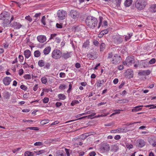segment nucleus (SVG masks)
<instances>
[{
    "mask_svg": "<svg viewBox=\"0 0 156 156\" xmlns=\"http://www.w3.org/2000/svg\"><path fill=\"white\" fill-rule=\"evenodd\" d=\"M107 58L111 59V61L112 64L116 65L119 64L121 61V58L120 55L117 54H113L112 52L108 53Z\"/></svg>",
    "mask_w": 156,
    "mask_h": 156,
    "instance_id": "nucleus-1",
    "label": "nucleus"
},
{
    "mask_svg": "<svg viewBox=\"0 0 156 156\" xmlns=\"http://www.w3.org/2000/svg\"><path fill=\"white\" fill-rule=\"evenodd\" d=\"M86 23L89 28L94 29L97 25L98 20L96 18L92 16H89L87 18Z\"/></svg>",
    "mask_w": 156,
    "mask_h": 156,
    "instance_id": "nucleus-2",
    "label": "nucleus"
},
{
    "mask_svg": "<svg viewBox=\"0 0 156 156\" xmlns=\"http://www.w3.org/2000/svg\"><path fill=\"white\" fill-rule=\"evenodd\" d=\"M10 18V15L7 12H3L0 14V20H3V23L5 26L9 24Z\"/></svg>",
    "mask_w": 156,
    "mask_h": 156,
    "instance_id": "nucleus-3",
    "label": "nucleus"
},
{
    "mask_svg": "<svg viewBox=\"0 0 156 156\" xmlns=\"http://www.w3.org/2000/svg\"><path fill=\"white\" fill-rule=\"evenodd\" d=\"M147 4V0H137L135 2V7L140 10L144 9Z\"/></svg>",
    "mask_w": 156,
    "mask_h": 156,
    "instance_id": "nucleus-4",
    "label": "nucleus"
},
{
    "mask_svg": "<svg viewBox=\"0 0 156 156\" xmlns=\"http://www.w3.org/2000/svg\"><path fill=\"white\" fill-rule=\"evenodd\" d=\"M62 55V52L60 50L55 49L52 51L51 56L53 58L57 59L60 58Z\"/></svg>",
    "mask_w": 156,
    "mask_h": 156,
    "instance_id": "nucleus-5",
    "label": "nucleus"
},
{
    "mask_svg": "<svg viewBox=\"0 0 156 156\" xmlns=\"http://www.w3.org/2000/svg\"><path fill=\"white\" fill-rule=\"evenodd\" d=\"M67 13L66 11L63 10H59L57 12V16L60 20H63L65 19Z\"/></svg>",
    "mask_w": 156,
    "mask_h": 156,
    "instance_id": "nucleus-6",
    "label": "nucleus"
},
{
    "mask_svg": "<svg viewBox=\"0 0 156 156\" xmlns=\"http://www.w3.org/2000/svg\"><path fill=\"white\" fill-rule=\"evenodd\" d=\"M69 15L73 19H77L80 16V13L77 10L73 9L70 12Z\"/></svg>",
    "mask_w": 156,
    "mask_h": 156,
    "instance_id": "nucleus-7",
    "label": "nucleus"
},
{
    "mask_svg": "<svg viewBox=\"0 0 156 156\" xmlns=\"http://www.w3.org/2000/svg\"><path fill=\"white\" fill-rule=\"evenodd\" d=\"M100 149L101 151L104 153L110 150L109 144L106 143H103L101 144Z\"/></svg>",
    "mask_w": 156,
    "mask_h": 156,
    "instance_id": "nucleus-8",
    "label": "nucleus"
},
{
    "mask_svg": "<svg viewBox=\"0 0 156 156\" xmlns=\"http://www.w3.org/2000/svg\"><path fill=\"white\" fill-rule=\"evenodd\" d=\"M135 62L134 58L131 56L127 57L126 59V62H123L124 65L125 64L128 66H131Z\"/></svg>",
    "mask_w": 156,
    "mask_h": 156,
    "instance_id": "nucleus-9",
    "label": "nucleus"
},
{
    "mask_svg": "<svg viewBox=\"0 0 156 156\" xmlns=\"http://www.w3.org/2000/svg\"><path fill=\"white\" fill-rule=\"evenodd\" d=\"M122 38L119 35H116L113 38V42L116 44L121 43L122 42Z\"/></svg>",
    "mask_w": 156,
    "mask_h": 156,
    "instance_id": "nucleus-10",
    "label": "nucleus"
},
{
    "mask_svg": "<svg viewBox=\"0 0 156 156\" xmlns=\"http://www.w3.org/2000/svg\"><path fill=\"white\" fill-rule=\"evenodd\" d=\"M10 26L16 29H20L22 26V25L20 23L16 21H14L11 23L10 24Z\"/></svg>",
    "mask_w": 156,
    "mask_h": 156,
    "instance_id": "nucleus-11",
    "label": "nucleus"
},
{
    "mask_svg": "<svg viewBox=\"0 0 156 156\" xmlns=\"http://www.w3.org/2000/svg\"><path fill=\"white\" fill-rule=\"evenodd\" d=\"M106 80L105 79L102 80H98L96 82L95 84L98 87H100L106 82Z\"/></svg>",
    "mask_w": 156,
    "mask_h": 156,
    "instance_id": "nucleus-12",
    "label": "nucleus"
},
{
    "mask_svg": "<svg viewBox=\"0 0 156 156\" xmlns=\"http://www.w3.org/2000/svg\"><path fill=\"white\" fill-rule=\"evenodd\" d=\"M2 81L4 84L5 86H8L10 84L12 81V79L9 77H6L3 79Z\"/></svg>",
    "mask_w": 156,
    "mask_h": 156,
    "instance_id": "nucleus-13",
    "label": "nucleus"
},
{
    "mask_svg": "<svg viewBox=\"0 0 156 156\" xmlns=\"http://www.w3.org/2000/svg\"><path fill=\"white\" fill-rule=\"evenodd\" d=\"M151 73V71L149 70H140L138 73V75L140 76H147L149 75Z\"/></svg>",
    "mask_w": 156,
    "mask_h": 156,
    "instance_id": "nucleus-14",
    "label": "nucleus"
},
{
    "mask_svg": "<svg viewBox=\"0 0 156 156\" xmlns=\"http://www.w3.org/2000/svg\"><path fill=\"white\" fill-rule=\"evenodd\" d=\"M37 39L38 41L41 43H44L46 40V36L43 35L38 36L37 37Z\"/></svg>",
    "mask_w": 156,
    "mask_h": 156,
    "instance_id": "nucleus-15",
    "label": "nucleus"
},
{
    "mask_svg": "<svg viewBox=\"0 0 156 156\" xmlns=\"http://www.w3.org/2000/svg\"><path fill=\"white\" fill-rule=\"evenodd\" d=\"M143 106V105H138L135 106L131 109V111L132 112H135L141 111L142 109V107Z\"/></svg>",
    "mask_w": 156,
    "mask_h": 156,
    "instance_id": "nucleus-16",
    "label": "nucleus"
},
{
    "mask_svg": "<svg viewBox=\"0 0 156 156\" xmlns=\"http://www.w3.org/2000/svg\"><path fill=\"white\" fill-rule=\"evenodd\" d=\"M137 145L139 147H142L145 144V142L142 139H140L137 141Z\"/></svg>",
    "mask_w": 156,
    "mask_h": 156,
    "instance_id": "nucleus-17",
    "label": "nucleus"
},
{
    "mask_svg": "<svg viewBox=\"0 0 156 156\" xmlns=\"http://www.w3.org/2000/svg\"><path fill=\"white\" fill-rule=\"evenodd\" d=\"M149 11L152 13L156 12V4H152L150 5Z\"/></svg>",
    "mask_w": 156,
    "mask_h": 156,
    "instance_id": "nucleus-18",
    "label": "nucleus"
},
{
    "mask_svg": "<svg viewBox=\"0 0 156 156\" xmlns=\"http://www.w3.org/2000/svg\"><path fill=\"white\" fill-rule=\"evenodd\" d=\"M62 57L65 59H67L71 57L72 55L71 52H67L63 53L62 55Z\"/></svg>",
    "mask_w": 156,
    "mask_h": 156,
    "instance_id": "nucleus-19",
    "label": "nucleus"
},
{
    "mask_svg": "<svg viewBox=\"0 0 156 156\" xmlns=\"http://www.w3.org/2000/svg\"><path fill=\"white\" fill-rule=\"evenodd\" d=\"M24 55L25 58H28L31 56V52L28 49L25 50L24 52Z\"/></svg>",
    "mask_w": 156,
    "mask_h": 156,
    "instance_id": "nucleus-20",
    "label": "nucleus"
},
{
    "mask_svg": "<svg viewBox=\"0 0 156 156\" xmlns=\"http://www.w3.org/2000/svg\"><path fill=\"white\" fill-rule=\"evenodd\" d=\"M51 48L50 46L47 47L43 50L44 55H46L48 54L51 51Z\"/></svg>",
    "mask_w": 156,
    "mask_h": 156,
    "instance_id": "nucleus-21",
    "label": "nucleus"
},
{
    "mask_svg": "<svg viewBox=\"0 0 156 156\" xmlns=\"http://www.w3.org/2000/svg\"><path fill=\"white\" fill-rule=\"evenodd\" d=\"M96 114V113H94L93 114H91L90 115H88V116H84L80 118L79 119H77V120L80 119H84V118H87L88 119H92V118H94V116Z\"/></svg>",
    "mask_w": 156,
    "mask_h": 156,
    "instance_id": "nucleus-22",
    "label": "nucleus"
},
{
    "mask_svg": "<svg viewBox=\"0 0 156 156\" xmlns=\"http://www.w3.org/2000/svg\"><path fill=\"white\" fill-rule=\"evenodd\" d=\"M56 156H66V154L62 150H58L55 153Z\"/></svg>",
    "mask_w": 156,
    "mask_h": 156,
    "instance_id": "nucleus-23",
    "label": "nucleus"
},
{
    "mask_svg": "<svg viewBox=\"0 0 156 156\" xmlns=\"http://www.w3.org/2000/svg\"><path fill=\"white\" fill-rule=\"evenodd\" d=\"M84 28V27L83 25H80L76 27H74L73 29H74L75 31H80Z\"/></svg>",
    "mask_w": 156,
    "mask_h": 156,
    "instance_id": "nucleus-24",
    "label": "nucleus"
},
{
    "mask_svg": "<svg viewBox=\"0 0 156 156\" xmlns=\"http://www.w3.org/2000/svg\"><path fill=\"white\" fill-rule=\"evenodd\" d=\"M132 2V0H126L124 3V5L126 7H129L131 5Z\"/></svg>",
    "mask_w": 156,
    "mask_h": 156,
    "instance_id": "nucleus-25",
    "label": "nucleus"
},
{
    "mask_svg": "<svg viewBox=\"0 0 156 156\" xmlns=\"http://www.w3.org/2000/svg\"><path fill=\"white\" fill-rule=\"evenodd\" d=\"M11 94L8 91H5L4 93V98L5 99L8 100L9 99Z\"/></svg>",
    "mask_w": 156,
    "mask_h": 156,
    "instance_id": "nucleus-26",
    "label": "nucleus"
},
{
    "mask_svg": "<svg viewBox=\"0 0 156 156\" xmlns=\"http://www.w3.org/2000/svg\"><path fill=\"white\" fill-rule=\"evenodd\" d=\"M25 156H34V153L30 151H26L24 153Z\"/></svg>",
    "mask_w": 156,
    "mask_h": 156,
    "instance_id": "nucleus-27",
    "label": "nucleus"
},
{
    "mask_svg": "<svg viewBox=\"0 0 156 156\" xmlns=\"http://www.w3.org/2000/svg\"><path fill=\"white\" fill-rule=\"evenodd\" d=\"M119 149V147L117 145H114L112 146L111 148V151L114 152H116Z\"/></svg>",
    "mask_w": 156,
    "mask_h": 156,
    "instance_id": "nucleus-28",
    "label": "nucleus"
},
{
    "mask_svg": "<svg viewBox=\"0 0 156 156\" xmlns=\"http://www.w3.org/2000/svg\"><path fill=\"white\" fill-rule=\"evenodd\" d=\"M38 65L40 67L44 66L45 65L44 61L42 60H40L38 62Z\"/></svg>",
    "mask_w": 156,
    "mask_h": 156,
    "instance_id": "nucleus-29",
    "label": "nucleus"
},
{
    "mask_svg": "<svg viewBox=\"0 0 156 156\" xmlns=\"http://www.w3.org/2000/svg\"><path fill=\"white\" fill-rule=\"evenodd\" d=\"M41 53L39 50L35 51L34 52V55L35 57H38L41 55Z\"/></svg>",
    "mask_w": 156,
    "mask_h": 156,
    "instance_id": "nucleus-30",
    "label": "nucleus"
},
{
    "mask_svg": "<svg viewBox=\"0 0 156 156\" xmlns=\"http://www.w3.org/2000/svg\"><path fill=\"white\" fill-rule=\"evenodd\" d=\"M126 72L130 76L133 77V72L132 70L131 69H128L127 70Z\"/></svg>",
    "mask_w": 156,
    "mask_h": 156,
    "instance_id": "nucleus-31",
    "label": "nucleus"
},
{
    "mask_svg": "<svg viewBox=\"0 0 156 156\" xmlns=\"http://www.w3.org/2000/svg\"><path fill=\"white\" fill-rule=\"evenodd\" d=\"M99 22L98 27V29H99L100 27L101 26V24L102 23V21L103 20V18L101 16H99Z\"/></svg>",
    "mask_w": 156,
    "mask_h": 156,
    "instance_id": "nucleus-32",
    "label": "nucleus"
},
{
    "mask_svg": "<svg viewBox=\"0 0 156 156\" xmlns=\"http://www.w3.org/2000/svg\"><path fill=\"white\" fill-rule=\"evenodd\" d=\"M58 97L59 99L62 100H64L66 98V97L65 95L62 94H58Z\"/></svg>",
    "mask_w": 156,
    "mask_h": 156,
    "instance_id": "nucleus-33",
    "label": "nucleus"
},
{
    "mask_svg": "<svg viewBox=\"0 0 156 156\" xmlns=\"http://www.w3.org/2000/svg\"><path fill=\"white\" fill-rule=\"evenodd\" d=\"M42 83L44 84H46L47 82V78L45 76H43L41 78Z\"/></svg>",
    "mask_w": 156,
    "mask_h": 156,
    "instance_id": "nucleus-34",
    "label": "nucleus"
},
{
    "mask_svg": "<svg viewBox=\"0 0 156 156\" xmlns=\"http://www.w3.org/2000/svg\"><path fill=\"white\" fill-rule=\"evenodd\" d=\"M105 44L104 43H102L101 44L100 46V49L101 51H103L105 48Z\"/></svg>",
    "mask_w": 156,
    "mask_h": 156,
    "instance_id": "nucleus-35",
    "label": "nucleus"
},
{
    "mask_svg": "<svg viewBox=\"0 0 156 156\" xmlns=\"http://www.w3.org/2000/svg\"><path fill=\"white\" fill-rule=\"evenodd\" d=\"M89 44V41L88 40H87L84 42L83 45V47L84 48H86L87 47Z\"/></svg>",
    "mask_w": 156,
    "mask_h": 156,
    "instance_id": "nucleus-36",
    "label": "nucleus"
},
{
    "mask_svg": "<svg viewBox=\"0 0 156 156\" xmlns=\"http://www.w3.org/2000/svg\"><path fill=\"white\" fill-rule=\"evenodd\" d=\"M79 101L78 100H75L72 101L71 103V105L73 106L79 103Z\"/></svg>",
    "mask_w": 156,
    "mask_h": 156,
    "instance_id": "nucleus-37",
    "label": "nucleus"
},
{
    "mask_svg": "<svg viewBox=\"0 0 156 156\" xmlns=\"http://www.w3.org/2000/svg\"><path fill=\"white\" fill-rule=\"evenodd\" d=\"M117 131L118 133L123 132L125 131V128H118L117 129Z\"/></svg>",
    "mask_w": 156,
    "mask_h": 156,
    "instance_id": "nucleus-38",
    "label": "nucleus"
},
{
    "mask_svg": "<svg viewBox=\"0 0 156 156\" xmlns=\"http://www.w3.org/2000/svg\"><path fill=\"white\" fill-rule=\"evenodd\" d=\"M31 78V76L30 74H26L24 76V78L26 80H30Z\"/></svg>",
    "mask_w": 156,
    "mask_h": 156,
    "instance_id": "nucleus-39",
    "label": "nucleus"
},
{
    "mask_svg": "<svg viewBox=\"0 0 156 156\" xmlns=\"http://www.w3.org/2000/svg\"><path fill=\"white\" fill-rule=\"evenodd\" d=\"M132 36V34H129L128 36L126 35L125 37V39L126 41H127L129 40L130 38Z\"/></svg>",
    "mask_w": 156,
    "mask_h": 156,
    "instance_id": "nucleus-40",
    "label": "nucleus"
},
{
    "mask_svg": "<svg viewBox=\"0 0 156 156\" xmlns=\"http://www.w3.org/2000/svg\"><path fill=\"white\" fill-rule=\"evenodd\" d=\"M49 122V120L48 119H44L42 120L41 122V123L43 125H44L46 123H48Z\"/></svg>",
    "mask_w": 156,
    "mask_h": 156,
    "instance_id": "nucleus-41",
    "label": "nucleus"
},
{
    "mask_svg": "<svg viewBox=\"0 0 156 156\" xmlns=\"http://www.w3.org/2000/svg\"><path fill=\"white\" fill-rule=\"evenodd\" d=\"M43 145V143L41 142H37L34 144V145L35 146H41Z\"/></svg>",
    "mask_w": 156,
    "mask_h": 156,
    "instance_id": "nucleus-42",
    "label": "nucleus"
},
{
    "mask_svg": "<svg viewBox=\"0 0 156 156\" xmlns=\"http://www.w3.org/2000/svg\"><path fill=\"white\" fill-rule=\"evenodd\" d=\"M45 16H43L42 17V18L41 20V22L42 23L43 25L44 26L46 25V23L45 22Z\"/></svg>",
    "mask_w": 156,
    "mask_h": 156,
    "instance_id": "nucleus-43",
    "label": "nucleus"
},
{
    "mask_svg": "<svg viewBox=\"0 0 156 156\" xmlns=\"http://www.w3.org/2000/svg\"><path fill=\"white\" fill-rule=\"evenodd\" d=\"M27 129H29L32 130H38L39 129L38 127H28L27 128Z\"/></svg>",
    "mask_w": 156,
    "mask_h": 156,
    "instance_id": "nucleus-44",
    "label": "nucleus"
},
{
    "mask_svg": "<svg viewBox=\"0 0 156 156\" xmlns=\"http://www.w3.org/2000/svg\"><path fill=\"white\" fill-rule=\"evenodd\" d=\"M50 66L51 63H50L47 62L46 63L44 68L47 69H49L50 68Z\"/></svg>",
    "mask_w": 156,
    "mask_h": 156,
    "instance_id": "nucleus-45",
    "label": "nucleus"
},
{
    "mask_svg": "<svg viewBox=\"0 0 156 156\" xmlns=\"http://www.w3.org/2000/svg\"><path fill=\"white\" fill-rule=\"evenodd\" d=\"M121 111H122V110H120V109H117V110H114V111H118V112H114V113H113L110 116L111 117L114 115L119 114L120 113Z\"/></svg>",
    "mask_w": 156,
    "mask_h": 156,
    "instance_id": "nucleus-46",
    "label": "nucleus"
},
{
    "mask_svg": "<svg viewBox=\"0 0 156 156\" xmlns=\"http://www.w3.org/2000/svg\"><path fill=\"white\" fill-rule=\"evenodd\" d=\"M25 19L27 20H28L30 22H31L32 20V18L29 15L26 16L25 17Z\"/></svg>",
    "mask_w": 156,
    "mask_h": 156,
    "instance_id": "nucleus-47",
    "label": "nucleus"
},
{
    "mask_svg": "<svg viewBox=\"0 0 156 156\" xmlns=\"http://www.w3.org/2000/svg\"><path fill=\"white\" fill-rule=\"evenodd\" d=\"M115 1H116L115 4L116 6L117 7L119 6L121 3L122 0H115Z\"/></svg>",
    "mask_w": 156,
    "mask_h": 156,
    "instance_id": "nucleus-48",
    "label": "nucleus"
},
{
    "mask_svg": "<svg viewBox=\"0 0 156 156\" xmlns=\"http://www.w3.org/2000/svg\"><path fill=\"white\" fill-rule=\"evenodd\" d=\"M35 153H36L37 154V155H39L42 153H44L45 152V151L44 150H40L39 151H37L36 152H34Z\"/></svg>",
    "mask_w": 156,
    "mask_h": 156,
    "instance_id": "nucleus-49",
    "label": "nucleus"
},
{
    "mask_svg": "<svg viewBox=\"0 0 156 156\" xmlns=\"http://www.w3.org/2000/svg\"><path fill=\"white\" fill-rule=\"evenodd\" d=\"M155 62V59L154 58H153L150 60L149 61V63L150 64H152L154 63Z\"/></svg>",
    "mask_w": 156,
    "mask_h": 156,
    "instance_id": "nucleus-50",
    "label": "nucleus"
},
{
    "mask_svg": "<svg viewBox=\"0 0 156 156\" xmlns=\"http://www.w3.org/2000/svg\"><path fill=\"white\" fill-rule=\"evenodd\" d=\"M49 99L47 97L44 98L43 100V102L44 103H47L48 102Z\"/></svg>",
    "mask_w": 156,
    "mask_h": 156,
    "instance_id": "nucleus-51",
    "label": "nucleus"
},
{
    "mask_svg": "<svg viewBox=\"0 0 156 156\" xmlns=\"http://www.w3.org/2000/svg\"><path fill=\"white\" fill-rule=\"evenodd\" d=\"M108 33V30H102L101 32V34H102V35L105 34H107Z\"/></svg>",
    "mask_w": 156,
    "mask_h": 156,
    "instance_id": "nucleus-52",
    "label": "nucleus"
},
{
    "mask_svg": "<svg viewBox=\"0 0 156 156\" xmlns=\"http://www.w3.org/2000/svg\"><path fill=\"white\" fill-rule=\"evenodd\" d=\"M20 88L21 89L24 90H26L27 89V87L23 85H22L20 86Z\"/></svg>",
    "mask_w": 156,
    "mask_h": 156,
    "instance_id": "nucleus-53",
    "label": "nucleus"
},
{
    "mask_svg": "<svg viewBox=\"0 0 156 156\" xmlns=\"http://www.w3.org/2000/svg\"><path fill=\"white\" fill-rule=\"evenodd\" d=\"M18 58L19 59V61L20 62H23V61L24 59L23 57L21 55H19Z\"/></svg>",
    "mask_w": 156,
    "mask_h": 156,
    "instance_id": "nucleus-54",
    "label": "nucleus"
},
{
    "mask_svg": "<svg viewBox=\"0 0 156 156\" xmlns=\"http://www.w3.org/2000/svg\"><path fill=\"white\" fill-rule=\"evenodd\" d=\"M126 145L127 148L129 149H130L133 147V145L131 144H127Z\"/></svg>",
    "mask_w": 156,
    "mask_h": 156,
    "instance_id": "nucleus-55",
    "label": "nucleus"
},
{
    "mask_svg": "<svg viewBox=\"0 0 156 156\" xmlns=\"http://www.w3.org/2000/svg\"><path fill=\"white\" fill-rule=\"evenodd\" d=\"M66 86L65 85L62 84L59 87V88L61 90H64L66 88Z\"/></svg>",
    "mask_w": 156,
    "mask_h": 156,
    "instance_id": "nucleus-56",
    "label": "nucleus"
},
{
    "mask_svg": "<svg viewBox=\"0 0 156 156\" xmlns=\"http://www.w3.org/2000/svg\"><path fill=\"white\" fill-rule=\"evenodd\" d=\"M65 76V73H64L61 72L59 74V76L61 78H64Z\"/></svg>",
    "mask_w": 156,
    "mask_h": 156,
    "instance_id": "nucleus-57",
    "label": "nucleus"
},
{
    "mask_svg": "<svg viewBox=\"0 0 156 156\" xmlns=\"http://www.w3.org/2000/svg\"><path fill=\"white\" fill-rule=\"evenodd\" d=\"M21 148L19 147L17 148L14 149L12 150V152L14 153H16L17 151H19L20 150Z\"/></svg>",
    "mask_w": 156,
    "mask_h": 156,
    "instance_id": "nucleus-58",
    "label": "nucleus"
},
{
    "mask_svg": "<svg viewBox=\"0 0 156 156\" xmlns=\"http://www.w3.org/2000/svg\"><path fill=\"white\" fill-rule=\"evenodd\" d=\"M23 73V69H20L19 71V74L20 75H22Z\"/></svg>",
    "mask_w": 156,
    "mask_h": 156,
    "instance_id": "nucleus-59",
    "label": "nucleus"
},
{
    "mask_svg": "<svg viewBox=\"0 0 156 156\" xmlns=\"http://www.w3.org/2000/svg\"><path fill=\"white\" fill-rule=\"evenodd\" d=\"M38 88V84H36L34 87L33 89L34 91H36L37 90Z\"/></svg>",
    "mask_w": 156,
    "mask_h": 156,
    "instance_id": "nucleus-60",
    "label": "nucleus"
},
{
    "mask_svg": "<svg viewBox=\"0 0 156 156\" xmlns=\"http://www.w3.org/2000/svg\"><path fill=\"white\" fill-rule=\"evenodd\" d=\"M121 103H126L129 102V100L127 99H123L120 100Z\"/></svg>",
    "mask_w": 156,
    "mask_h": 156,
    "instance_id": "nucleus-61",
    "label": "nucleus"
},
{
    "mask_svg": "<svg viewBox=\"0 0 156 156\" xmlns=\"http://www.w3.org/2000/svg\"><path fill=\"white\" fill-rule=\"evenodd\" d=\"M80 84L82 87H85L87 85V83L86 82H81L80 83Z\"/></svg>",
    "mask_w": 156,
    "mask_h": 156,
    "instance_id": "nucleus-62",
    "label": "nucleus"
},
{
    "mask_svg": "<svg viewBox=\"0 0 156 156\" xmlns=\"http://www.w3.org/2000/svg\"><path fill=\"white\" fill-rule=\"evenodd\" d=\"M96 155V153L94 151H92L89 153L90 156H95Z\"/></svg>",
    "mask_w": 156,
    "mask_h": 156,
    "instance_id": "nucleus-63",
    "label": "nucleus"
},
{
    "mask_svg": "<svg viewBox=\"0 0 156 156\" xmlns=\"http://www.w3.org/2000/svg\"><path fill=\"white\" fill-rule=\"evenodd\" d=\"M62 105V103L60 102H57L55 104L56 106L58 107Z\"/></svg>",
    "mask_w": 156,
    "mask_h": 156,
    "instance_id": "nucleus-64",
    "label": "nucleus"
}]
</instances>
